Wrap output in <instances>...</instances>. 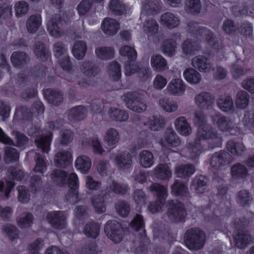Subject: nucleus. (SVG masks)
Here are the masks:
<instances>
[{"mask_svg": "<svg viewBox=\"0 0 254 254\" xmlns=\"http://www.w3.org/2000/svg\"><path fill=\"white\" fill-rule=\"evenodd\" d=\"M193 122L196 126L199 127L197 133L199 141H206L212 148L219 146L222 142L221 137L211 131L209 127L205 126L206 117L201 111L195 112Z\"/></svg>", "mask_w": 254, "mask_h": 254, "instance_id": "obj_1", "label": "nucleus"}, {"mask_svg": "<svg viewBox=\"0 0 254 254\" xmlns=\"http://www.w3.org/2000/svg\"><path fill=\"white\" fill-rule=\"evenodd\" d=\"M51 179L58 184L68 183L70 190L65 196L66 200L71 203L77 202L78 193L77 189L79 186L78 179L74 173H71L68 176L61 170H54L51 174Z\"/></svg>", "mask_w": 254, "mask_h": 254, "instance_id": "obj_2", "label": "nucleus"}, {"mask_svg": "<svg viewBox=\"0 0 254 254\" xmlns=\"http://www.w3.org/2000/svg\"><path fill=\"white\" fill-rule=\"evenodd\" d=\"M184 239L185 244L189 249L197 250L204 244L205 234L199 229H191L187 231Z\"/></svg>", "mask_w": 254, "mask_h": 254, "instance_id": "obj_3", "label": "nucleus"}, {"mask_svg": "<svg viewBox=\"0 0 254 254\" xmlns=\"http://www.w3.org/2000/svg\"><path fill=\"white\" fill-rule=\"evenodd\" d=\"M149 190L157 196V200L154 203H151L148 206L149 211L155 213L161 210L166 202L167 195V188L157 183H152L149 187Z\"/></svg>", "mask_w": 254, "mask_h": 254, "instance_id": "obj_4", "label": "nucleus"}, {"mask_svg": "<svg viewBox=\"0 0 254 254\" xmlns=\"http://www.w3.org/2000/svg\"><path fill=\"white\" fill-rule=\"evenodd\" d=\"M104 231L108 237L115 243L122 241L124 232L122 225L118 221H108L105 225Z\"/></svg>", "mask_w": 254, "mask_h": 254, "instance_id": "obj_5", "label": "nucleus"}, {"mask_svg": "<svg viewBox=\"0 0 254 254\" xmlns=\"http://www.w3.org/2000/svg\"><path fill=\"white\" fill-rule=\"evenodd\" d=\"M124 100L127 107L137 113H141L146 110V103L140 97L132 93H127L124 96Z\"/></svg>", "mask_w": 254, "mask_h": 254, "instance_id": "obj_6", "label": "nucleus"}, {"mask_svg": "<svg viewBox=\"0 0 254 254\" xmlns=\"http://www.w3.org/2000/svg\"><path fill=\"white\" fill-rule=\"evenodd\" d=\"M167 207V215L170 220L175 222L184 220L186 212L182 204L171 200L168 202Z\"/></svg>", "mask_w": 254, "mask_h": 254, "instance_id": "obj_7", "label": "nucleus"}, {"mask_svg": "<svg viewBox=\"0 0 254 254\" xmlns=\"http://www.w3.org/2000/svg\"><path fill=\"white\" fill-rule=\"evenodd\" d=\"M125 68V74L127 76H131L137 73L138 77L142 81H145L151 78V71L148 65L140 67L138 64H126Z\"/></svg>", "mask_w": 254, "mask_h": 254, "instance_id": "obj_8", "label": "nucleus"}, {"mask_svg": "<svg viewBox=\"0 0 254 254\" xmlns=\"http://www.w3.org/2000/svg\"><path fill=\"white\" fill-rule=\"evenodd\" d=\"M188 30L191 35L196 37L198 40H205L208 43H211L214 39L212 33L207 29L201 27L197 24L190 23L188 25Z\"/></svg>", "mask_w": 254, "mask_h": 254, "instance_id": "obj_9", "label": "nucleus"}, {"mask_svg": "<svg viewBox=\"0 0 254 254\" xmlns=\"http://www.w3.org/2000/svg\"><path fill=\"white\" fill-rule=\"evenodd\" d=\"M66 216L65 213L61 211L49 212L47 215V220L53 228L63 230L66 227Z\"/></svg>", "mask_w": 254, "mask_h": 254, "instance_id": "obj_10", "label": "nucleus"}, {"mask_svg": "<svg viewBox=\"0 0 254 254\" xmlns=\"http://www.w3.org/2000/svg\"><path fill=\"white\" fill-rule=\"evenodd\" d=\"M211 118L213 124L216 125L217 127L222 131H229L235 126L233 120L224 117L214 110L211 112Z\"/></svg>", "mask_w": 254, "mask_h": 254, "instance_id": "obj_11", "label": "nucleus"}, {"mask_svg": "<svg viewBox=\"0 0 254 254\" xmlns=\"http://www.w3.org/2000/svg\"><path fill=\"white\" fill-rule=\"evenodd\" d=\"M111 159L113 160L115 165L121 170L127 169L131 166V156L128 152H119L112 154Z\"/></svg>", "mask_w": 254, "mask_h": 254, "instance_id": "obj_12", "label": "nucleus"}, {"mask_svg": "<svg viewBox=\"0 0 254 254\" xmlns=\"http://www.w3.org/2000/svg\"><path fill=\"white\" fill-rule=\"evenodd\" d=\"M180 39V34L176 33L171 35L169 39L164 41L161 48L163 53L169 57L173 56L176 52L177 43Z\"/></svg>", "mask_w": 254, "mask_h": 254, "instance_id": "obj_13", "label": "nucleus"}, {"mask_svg": "<svg viewBox=\"0 0 254 254\" xmlns=\"http://www.w3.org/2000/svg\"><path fill=\"white\" fill-rule=\"evenodd\" d=\"M156 141L163 147L177 146L180 144V140L177 134L172 129H167L164 135L163 138H156Z\"/></svg>", "mask_w": 254, "mask_h": 254, "instance_id": "obj_14", "label": "nucleus"}, {"mask_svg": "<svg viewBox=\"0 0 254 254\" xmlns=\"http://www.w3.org/2000/svg\"><path fill=\"white\" fill-rule=\"evenodd\" d=\"M53 140V134L51 131L43 133L35 140V144L43 153L48 154L50 150V145Z\"/></svg>", "mask_w": 254, "mask_h": 254, "instance_id": "obj_15", "label": "nucleus"}, {"mask_svg": "<svg viewBox=\"0 0 254 254\" xmlns=\"http://www.w3.org/2000/svg\"><path fill=\"white\" fill-rule=\"evenodd\" d=\"M192 65L201 72H210L213 68L208 60L202 56H198L191 60Z\"/></svg>", "mask_w": 254, "mask_h": 254, "instance_id": "obj_16", "label": "nucleus"}, {"mask_svg": "<svg viewBox=\"0 0 254 254\" xmlns=\"http://www.w3.org/2000/svg\"><path fill=\"white\" fill-rule=\"evenodd\" d=\"M167 89L173 95L181 96L185 91V84L180 78L172 79L169 83Z\"/></svg>", "mask_w": 254, "mask_h": 254, "instance_id": "obj_17", "label": "nucleus"}, {"mask_svg": "<svg viewBox=\"0 0 254 254\" xmlns=\"http://www.w3.org/2000/svg\"><path fill=\"white\" fill-rule=\"evenodd\" d=\"M60 16L56 15L54 17L51 18L48 21L47 27L49 34L53 37L58 38L61 37L63 31L60 27Z\"/></svg>", "mask_w": 254, "mask_h": 254, "instance_id": "obj_18", "label": "nucleus"}, {"mask_svg": "<svg viewBox=\"0 0 254 254\" xmlns=\"http://www.w3.org/2000/svg\"><path fill=\"white\" fill-rule=\"evenodd\" d=\"M72 159V154L69 151L62 150L55 154L54 162L57 166L64 167L71 164Z\"/></svg>", "mask_w": 254, "mask_h": 254, "instance_id": "obj_19", "label": "nucleus"}, {"mask_svg": "<svg viewBox=\"0 0 254 254\" xmlns=\"http://www.w3.org/2000/svg\"><path fill=\"white\" fill-rule=\"evenodd\" d=\"M54 52L55 56L60 58L63 56V61H60L61 67L64 70H68L70 67L69 57L67 56L63 45L58 43L54 45Z\"/></svg>", "mask_w": 254, "mask_h": 254, "instance_id": "obj_20", "label": "nucleus"}, {"mask_svg": "<svg viewBox=\"0 0 254 254\" xmlns=\"http://www.w3.org/2000/svg\"><path fill=\"white\" fill-rule=\"evenodd\" d=\"M159 10V2L157 0H145L141 6L140 18L147 14H153Z\"/></svg>", "mask_w": 254, "mask_h": 254, "instance_id": "obj_21", "label": "nucleus"}, {"mask_svg": "<svg viewBox=\"0 0 254 254\" xmlns=\"http://www.w3.org/2000/svg\"><path fill=\"white\" fill-rule=\"evenodd\" d=\"M79 69L82 74L89 78L96 76L100 72L99 68L89 62L82 63Z\"/></svg>", "mask_w": 254, "mask_h": 254, "instance_id": "obj_22", "label": "nucleus"}, {"mask_svg": "<svg viewBox=\"0 0 254 254\" xmlns=\"http://www.w3.org/2000/svg\"><path fill=\"white\" fill-rule=\"evenodd\" d=\"M102 28L105 34L115 35L119 29V23L113 18H105L102 23Z\"/></svg>", "mask_w": 254, "mask_h": 254, "instance_id": "obj_23", "label": "nucleus"}, {"mask_svg": "<svg viewBox=\"0 0 254 254\" xmlns=\"http://www.w3.org/2000/svg\"><path fill=\"white\" fill-rule=\"evenodd\" d=\"M42 24L41 16L40 14L30 16L26 22V27L29 33H35Z\"/></svg>", "mask_w": 254, "mask_h": 254, "instance_id": "obj_24", "label": "nucleus"}, {"mask_svg": "<svg viewBox=\"0 0 254 254\" xmlns=\"http://www.w3.org/2000/svg\"><path fill=\"white\" fill-rule=\"evenodd\" d=\"M160 23L169 28H174L180 24V20L174 14L166 12L161 16Z\"/></svg>", "mask_w": 254, "mask_h": 254, "instance_id": "obj_25", "label": "nucleus"}, {"mask_svg": "<svg viewBox=\"0 0 254 254\" xmlns=\"http://www.w3.org/2000/svg\"><path fill=\"white\" fill-rule=\"evenodd\" d=\"M174 125L176 130L182 135L187 136L191 133V127L184 117L177 118Z\"/></svg>", "mask_w": 254, "mask_h": 254, "instance_id": "obj_26", "label": "nucleus"}, {"mask_svg": "<svg viewBox=\"0 0 254 254\" xmlns=\"http://www.w3.org/2000/svg\"><path fill=\"white\" fill-rule=\"evenodd\" d=\"M91 159L87 156L80 155L75 161V167L82 173H87L91 167Z\"/></svg>", "mask_w": 254, "mask_h": 254, "instance_id": "obj_27", "label": "nucleus"}, {"mask_svg": "<svg viewBox=\"0 0 254 254\" xmlns=\"http://www.w3.org/2000/svg\"><path fill=\"white\" fill-rule=\"evenodd\" d=\"M153 174L155 177L161 180L169 179L172 175L170 167L165 164L157 165L154 170Z\"/></svg>", "mask_w": 254, "mask_h": 254, "instance_id": "obj_28", "label": "nucleus"}, {"mask_svg": "<svg viewBox=\"0 0 254 254\" xmlns=\"http://www.w3.org/2000/svg\"><path fill=\"white\" fill-rule=\"evenodd\" d=\"M107 73L111 80L118 81L122 76L120 64L115 61L110 63L107 67Z\"/></svg>", "mask_w": 254, "mask_h": 254, "instance_id": "obj_29", "label": "nucleus"}, {"mask_svg": "<svg viewBox=\"0 0 254 254\" xmlns=\"http://www.w3.org/2000/svg\"><path fill=\"white\" fill-rule=\"evenodd\" d=\"M120 138L119 131L114 128H109L104 136L105 142L110 146H115L119 141Z\"/></svg>", "mask_w": 254, "mask_h": 254, "instance_id": "obj_30", "label": "nucleus"}, {"mask_svg": "<svg viewBox=\"0 0 254 254\" xmlns=\"http://www.w3.org/2000/svg\"><path fill=\"white\" fill-rule=\"evenodd\" d=\"M185 80L191 84H196L201 80L200 73L193 68H187L183 72Z\"/></svg>", "mask_w": 254, "mask_h": 254, "instance_id": "obj_31", "label": "nucleus"}, {"mask_svg": "<svg viewBox=\"0 0 254 254\" xmlns=\"http://www.w3.org/2000/svg\"><path fill=\"white\" fill-rule=\"evenodd\" d=\"M152 67L157 71H162L168 68L166 60L160 55H154L150 60Z\"/></svg>", "mask_w": 254, "mask_h": 254, "instance_id": "obj_32", "label": "nucleus"}, {"mask_svg": "<svg viewBox=\"0 0 254 254\" xmlns=\"http://www.w3.org/2000/svg\"><path fill=\"white\" fill-rule=\"evenodd\" d=\"M100 228V226L98 223L90 222L84 226L83 233L86 236L95 239L99 235Z\"/></svg>", "mask_w": 254, "mask_h": 254, "instance_id": "obj_33", "label": "nucleus"}, {"mask_svg": "<svg viewBox=\"0 0 254 254\" xmlns=\"http://www.w3.org/2000/svg\"><path fill=\"white\" fill-rule=\"evenodd\" d=\"M138 161L142 167L150 168L154 164L153 155L148 150H143L139 154Z\"/></svg>", "mask_w": 254, "mask_h": 254, "instance_id": "obj_34", "label": "nucleus"}, {"mask_svg": "<svg viewBox=\"0 0 254 254\" xmlns=\"http://www.w3.org/2000/svg\"><path fill=\"white\" fill-rule=\"evenodd\" d=\"M195 172L194 167L191 165H181L175 168V174L180 178L189 177Z\"/></svg>", "mask_w": 254, "mask_h": 254, "instance_id": "obj_35", "label": "nucleus"}, {"mask_svg": "<svg viewBox=\"0 0 254 254\" xmlns=\"http://www.w3.org/2000/svg\"><path fill=\"white\" fill-rule=\"evenodd\" d=\"M115 51L111 47H100L95 50L97 57L102 60H108L112 59L114 56Z\"/></svg>", "mask_w": 254, "mask_h": 254, "instance_id": "obj_36", "label": "nucleus"}, {"mask_svg": "<svg viewBox=\"0 0 254 254\" xmlns=\"http://www.w3.org/2000/svg\"><path fill=\"white\" fill-rule=\"evenodd\" d=\"M108 115L112 120L118 122H125L128 118L126 111L116 108H110L108 111Z\"/></svg>", "mask_w": 254, "mask_h": 254, "instance_id": "obj_37", "label": "nucleus"}, {"mask_svg": "<svg viewBox=\"0 0 254 254\" xmlns=\"http://www.w3.org/2000/svg\"><path fill=\"white\" fill-rule=\"evenodd\" d=\"M217 105L219 109L223 112L230 111L233 108V100L228 95H221L217 100Z\"/></svg>", "mask_w": 254, "mask_h": 254, "instance_id": "obj_38", "label": "nucleus"}, {"mask_svg": "<svg viewBox=\"0 0 254 254\" xmlns=\"http://www.w3.org/2000/svg\"><path fill=\"white\" fill-rule=\"evenodd\" d=\"M159 25L157 22L152 19L145 21L143 25V31L148 37H151L157 34Z\"/></svg>", "mask_w": 254, "mask_h": 254, "instance_id": "obj_39", "label": "nucleus"}, {"mask_svg": "<svg viewBox=\"0 0 254 254\" xmlns=\"http://www.w3.org/2000/svg\"><path fill=\"white\" fill-rule=\"evenodd\" d=\"M203 176L195 177L190 185L191 189L194 190L198 194H202L207 189V186L204 182Z\"/></svg>", "mask_w": 254, "mask_h": 254, "instance_id": "obj_40", "label": "nucleus"}, {"mask_svg": "<svg viewBox=\"0 0 254 254\" xmlns=\"http://www.w3.org/2000/svg\"><path fill=\"white\" fill-rule=\"evenodd\" d=\"M158 104L161 108L165 111L169 113L174 112L178 110L177 103L170 100L167 97H162L158 101Z\"/></svg>", "mask_w": 254, "mask_h": 254, "instance_id": "obj_41", "label": "nucleus"}, {"mask_svg": "<svg viewBox=\"0 0 254 254\" xmlns=\"http://www.w3.org/2000/svg\"><path fill=\"white\" fill-rule=\"evenodd\" d=\"M33 216L28 212L21 214L17 218V223L20 228H26L31 226L33 223Z\"/></svg>", "mask_w": 254, "mask_h": 254, "instance_id": "obj_42", "label": "nucleus"}, {"mask_svg": "<svg viewBox=\"0 0 254 254\" xmlns=\"http://www.w3.org/2000/svg\"><path fill=\"white\" fill-rule=\"evenodd\" d=\"M91 203L96 213H102L106 209L103 196L94 195L91 198Z\"/></svg>", "mask_w": 254, "mask_h": 254, "instance_id": "obj_43", "label": "nucleus"}, {"mask_svg": "<svg viewBox=\"0 0 254 254\" xmlns=\"http://www.w3.org/2000/svg\"><path fill=\"white\" fill-rule=\"evenodd\" d=\"M234 238L236 246L239 248H244L251 242V239L248 233L244 232H235Z\"/></svg>", "mask_w": 254, "mask_h": 254, "instance_id": "obj_44", "label": "nucleus"}, {"mask_svg": "<svg viewBox=\"0 0 254 254\" xmlns=\"http://www.w3.org/2000/svg\"><path fill=\"white\" fill-rule=\"evenodd\" d=\"M86 45L83 41H77L74 44L72 48L73 56L77 60L82 59L86 52Z\"/></svg>", "mask_w": 254, "mask_h": 254, "instance_id": "obj_45", "label": "nucleus"}, {"mask_svg": "<svg viewBox=\"0 0 254 254\" xmlns=\"http://www.w3.org/2000/svg\"><path fill=\"white\" fill-rule=\"evenodd\" d=\"M86 113V109L82 106L72 108L68 114V118L70 121H78L82 120Z\"/></svg>", "mask_w": 254, "mask_h": 254, "instance_id": "obj_46", "label": "nucleus"}, {"mask_svg": "<svg viewBox=\"0 0 254 254\" xmlns=\"http://www.w3.org/2000/svg\"><path fill=\"white\" fill-rule=\"evenodd\" d=\"M143 124L148 126L151 130H157L163 127L164 121L160 117L152 116L147 121L144 122Z\"/></svg>", "mask_w": 254, "mask_h": 254, "instance_id": "obj_47", "label": "nucleus"}, {"mask_svg": "<svg viewBox=\"0 0 254 254\" xmlns=\"http://www.w3.org/2000/svg\"><path fill=\"white\" fill-rule=\"evenodd\" d=\"M172 193L176 196H184L187 194V185L178 180L175 181L171 186Z\"/></svg>", "mask_w": 254, "mask_h": 254, "instance_id": "obj_48", "label": "nucleus"}, {"mask_svg": "<svg viewBox=\"0 0 254 254\" xmlns=\"http://www.w3.org/2000/svg\"><path fill=\"white\" fill-rule=\"evenodd\" d=\"M229 155L225 152L215 153L211 160V165L213 167L218 168L221 165L229 163V160H226V157Z\"/></svg>", "mask_w": 254, "mask_h": 254, "instance_id": "obj_49", "label": "nucleus"}, {"mask_svg": "<svg viewBox=\"0 0 254 254\" xmlns=\"http://www.w3.org/2000/svg\"><path fill=\"white\" fill-rule=\"evenodd\" d=\"M213 101V98L207 92H203L196 95L194 98V102L197 106L210 105Z\"/></svg>", "mask_w": 254, "mask_h": 254, "instance_id": "obj_50", "label": "nucleus"}, {"mask_svg": "<svg viewBox=\"0 0 254 254\" xmlns=\"http://www.w3.org/2000/svg\"><path fill=\"white\" fill-rule=\"evenodd\" d=\"M34 159L36 166L33 169V171L35 173L43 174L46 171L47 164L42 155L36 152Z\"/></svg>", "mask_w": 254, "mask_h": 254, "instance_id": "obj_51", "label": "nucleus"}, {"mask_svg": "<svg viewBox=\"0 0 254 254\" xmlns=\"http://www.w3.org/2000/svg\"><path fill=\"white\" fill-rule=\"evenodd\" d=\"M73 140V133L70 130H62L60 131L59 137L56 141L61 144L66 145L71 142Z\"/></svg>", "mask_w": 254, "mask_h": 254, "instance_id": "obj_52", "label": "nucleus"}, {"mask_svg": "<svg viewBox=\"0 0 254 254\" xmlns=\"http://www.w3.org/2000/svg\"><path fill=\"white\" fill-rule=\"evenodd\" d=\"M119 52L121 56L127 57V59L130 61L135 60L137 57L136 51L133 47L130 46H124L122 47Z\"/></svg>", "mask_w": 254, "mask_h": 254, "instance_id": "obj_53", "label": "nucleus"}, {"mask_svg": "<svg viewBox=\"0 0 254 254\" xmlns=\"http://www.w3.org/2000/svg\"><path fill=\"white\" fill-rule=\"evenodd\" d=\"M201 7L200 0H186L185 8L187 11L191 13H196L200 10Z\"/></svg>", "mask_w": 254, "mask_h": 254, "instance_id": "obj_54", "label": "nucleus"}, {"mask_svg": "<svg viewBox=\"0 0 254 254\" xmlns=\"http://www.w3.org/2000/svg\"><path fill=\"white\" fill-rule=\"evenodd\" d=\"M146 199V195L141 190H138L134 191L133 200L137 205L136 207L137 211L140 210L141 207L145 204Z\"/></svg>", "mask_w": 254, "mask_h": 254, "instance_id": "obj_55", "label": "nucleus"}, {"mask_svg": "<svg viewBox=\"0 0 254 254\" xmlns=\"http://www.w3.org/2000/svg\"><path fill=\"white\" fill-rule=\"evenodd\" d=\"M249 95L244 91H241L237 94L236 104L238 108L244 109L247 107L249 103Z\"/></svg>", "mask_w": 254, "mask_h": 254, "instance_id": "obj_56", "label": "nucleus"}, {"mask_svg": "<svg viewBox=\"0 0 254 254\" xmlns=\"http://www.w3.org/2000/svg\"><path fill=\"white\" fill-rule=\"evenodd\" d=\"M110 9L116 15H120L126 12V8L119 1L112 0L109 5Z\"/></svg>", "mask_w": 254, "mask_h": 254, "instance_id": "obj_57", "label": "nucleus"}, {"mask_svg": "<svg viewBox=\"0 0 254 254\" xmlns=\"http://www.w3.org/2000/svg\"><path fill=\"white\" fill-rule=\"evenodd\" d=\"M231 174L234 178H243L247 175V170L244 166L238 164L232 167Z\"/></svg>", "mask_w": 254, "mask_h": 254, "instance_id": "obj_58", "label": "nucleus"}, {"mask_svg": "<svg viewBox=\"0 0 254 254\" xmlns=\"http://www.w3.org/2000/svg\"><path fill=\"white\" fill-rule=\"evenodd\" d=\"M82 144L85 147H87L88 145H92L96 153L102 154L104 152V150L102 148L100 142L97 139L91 140L89 138H86L82 141Z\"/></svg>", "mask_w": 254, "mask_h": 254, "instance_id": "obj_59", "label": "nucleus"}, {"mask_svg": "<svg viewBox=\"0 0 254 254\" xmlns=\"http://www.w3.org/2000/svg\"><path fill=\"white\" fill-rule=\"evenodd\" d=\"M19 154L16 149L11 147H6L5 149L4 160L6 163L17 161Z\"/></svg>", "mask_w": 254, "mask_h": 254, "instance_id": "obj_60", "label": "nucleus"}, {"mask_svg": "<svg viewBox=\"0 0 254 254\" xmlns=\"http://www.w3.org/2000/svg\"><path fill=\"white\" fill-rule=\"evenodd\" d=\"M15 14L17 17H21L26 14L29 10V5L27 2L20 1L16 2L14 6Z\"/></svg>", "mask_w": 254, "mask_h": 254, "instance_id": "obj_61", "label": "nucleus"}, {"mask_svg": "<svg viewBox=\"0 0 254 254\" xmlns=\"http://www.w3.org/2000/svg\"><path fill=\"white\" fill-rule=\"evenodd\" d=\"M227 149L232 154L238 155L244 150L245 147L241 143H236L232 141H230L227 144Z\"/></svg>", "mask_w": 254, "mask_h": 254, "instance_id": "obj_62", "label": "nucleus"}, {"mask_svg": "<svg viewBox=\"0 0 254 254\" xmlns=\"http://www.w3.org/2000/svg\"><path fill=\"white\" fill-rule=\"evenodd\" d=\"M27 57L25 53L14 52L11 56V60L15 66H19L26 61Z\"/></svg>", "mask_w": 254, "mask_h": 254, "instance_id": "obj_63", "label": "nucleus"}, {"mask_svg": "<svg viewBox=\"0 0 254 254\" xmlns=\"http://www.w3.org/2000/svg\"><path fill=\"white\" fill-rule=\"evenodd\" d=\"M197 49V45L190 39H187L183 43L182 50L186 54L190 55Z\"/></svg>", "mask_w": 254, "mask_h": 254, "instance_id": "obj_64", "label": "nucleus"}]
</instances>
